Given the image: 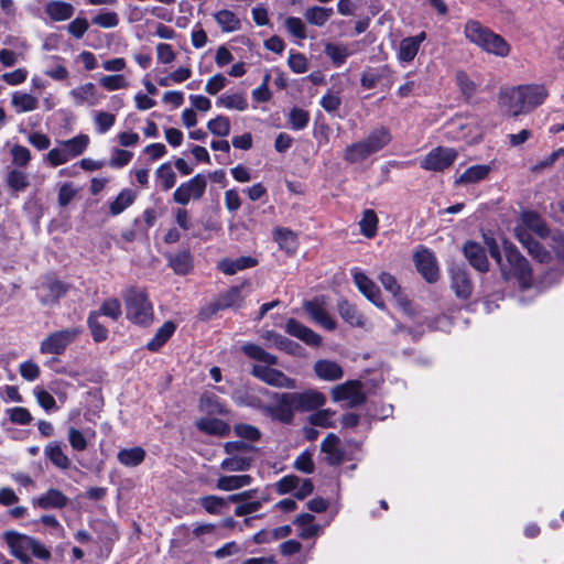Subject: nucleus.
Segmentation results:
<instances>
[{"mask_svg":"<svg viewBox=\"0 0 564 564\" xmlns=\"http://www.w3.org/2000/svg\"><path fill=\"white\" fill-rule=\"evenodd\" d=\"M44 12L53 22H63L69 20L75 12L72 3L61 0H50L44 6Z\"/></svg>","mask_w":564,"mask_h":564,"instance_id":"nucleus-22","label":"nucleus"},{"mask_svg":"<svg viewBox=\"0 0 564 564\" xmlns=\"http://www.w3.org/2000/svg\"><path fill=\"white\" fill-rule=\"evenodd\" d=\"M257 264L258 260L256 258H252L250 256H243L234 260L224 259L219 262L218 268L223 273L227 275H234L239 271L253 268Z\"/></svg>","mask_w":564,"mask_h":564,"instance_id":"nucleus-31","label":"nucleus"},{"mask_svg":"<svg viewBox=\"0 0 564 564\" xmlns=\"http://www.w3.org/2000/svg\"><path fill=\"white\" fill-rule=\"evenodd\" d=\"M68 502V498L58 489L51 488L45 494L33 499V506L47 509H62Z\"/></svg>","mask_w":564,"mask_h":564,"instance_id":"nucleus-23","label":"nucleus"},{"mask_svg":"<svg viewBox=\"0 0 564 564\" xmlns=\"http://www.w3.org/2000/svg\"><path fill=\"white\" fill-rule=\"evenodd\" d=\"M216 104L220 107L239 111H243L248 107V101L242 94H224L217 99Z\"/></svg>","mask_w":564,"mask_h":564,"instance_id":"nucleus-55","label":"nucleus"},{"mask_svg":"<svg viewBox=\"0 0 564 564\" xmlns=\"http://www.w3.org/2000/svg\"><path fill=\"white\" fill-rule=\"evenodd\" d=\"M464 34L470 43L489 54L505 57L510 52V46L505 39L479 21L468 20L464 28Z\"/></svg>","mask_w":564,"mask_h":564,"instance_id":"nucleus-3","label":"nucleus"},{"mask_svg":"<svg viewBox=\"0 0 564 564\" xmlns=\"http://www.w3.org/2000/svg\"><path fill=\"white\" fill-rule=\"evenodd\" d=\"M228 499L218 496H206L200 499V506L210 514H220Z\"/></svg>","mask_w":564,"mask_h":564,"instance_id":"nucleus-63","label":"nucleus"},{"mask_svg":"<svg viewBox=\"0 0 564 564\" xmlns=\"http://www.w3.org/2000/svg\"><path fill=\"white\" fill-rule=\"evenodd\" d=\"M251 481L252 478L249 475L221 476L217 479L216 487L219 490L231 491L247 487Z\"/></svg>","mask_w":564,"mask_h":564,"instance_id":"nucleus-40","label":"nucleus"},{"mask_svg":"<svg viewBox=\"0 0 564 564\" xmlns=\"http://www.w3.org/2000/svg\"><path fill=\"white\" fill-rule=\"evenodd\" d=\"M378 216L373 209H365L359 220V228L362 236L373 238L378 231Z\"/></svg>","mask_w":564,"mask_h":564,"instance_id":"nucleus-51","label":"nucleus"},{"mask_svg":"<svg viewBox=\"0 0 564 564\" xmlns=\"http://www.w3.org/2000/svg\"><path fill=\"white\" fill-rule=\"evenodd\" d=\"M332 399L334 402L346 401L347 406L356 408L366 401V394L360 381L349 380L332 389Z\"/></svg>","mask_w":564,"mask_h":564,"instance_id":"nucleus-8","label":"nucleus"},{"mask_svg":"<svg viewBox=\"0 0 564 564\" xmlns=\"http://www.w3.org/2000/svg\"><path fill=\"white\" fill-rule=\"evenodd\" d=\"M516 237L527 248L528 252L539 262H550L553 257L564 259V238L554 235L547 243L551 250H546L534 237L546 239L549 229L543 219L533 212L522 214L521 224L514 229Z\"/></svg>","mask_w":564,"mask_h":564,"instance_id":"nucleus-1","label":"nucleus"},{"mask_svg":"<svg viewBox=\"0 0 564 564\" xmlns=\"http://www.w3.org/2000/svg\"><path fill=\"white\" fill-rule=\"evenodd\" d=\"M490 165L479 164L468 167L456 181V185H467L478 183L489 175Z\"/></svg>","mask_w":564,"mask_h":564,"instance_id":"nucleus-34","label":"nucleus"},{"mask_svg":"<svg viewBox=\"0 0 564 564\" xmlns=\"http://www.w3.org/2000/svg\"><path fill=\"white\" fill-rule=\"evenodd\" d=\"M80 334V327L54 332L42 340L40 351L44 355H62Z\"/></svg>","mask_w":564,"mask_h":564,"instance_id":"nucleus-5","label":"nucleus"},{"mask_svg":"<svg viewBox=\"0 0 564 564\" xmlns=\"http://www.w3.org/2000/svg\"><path fill=\"white\" fill-rule=\"evenodd\" d=\"M457 158L456 150L438 147L426 154L421 162V167L426 171H444L449 167Z\"/></svg>","mask_w":564,"mask_h":564,"instance_id":"nucleus-10","label":"nucleus"},{"mask_svg":"<svg viewBox=\"0 0 564 564\" xmlns=\"http://www.w3.org/2000/svg\"><path fill=\"white\" fill-rule=\"evenodd\" d=\"M262 338L267 340L271 347H275L290 355H297L301 349L297 343L273 330L263 332Z\"/></svg>","mask_w":564,"mask_h":564,"instance_id":"nucleus-29","label":"nucleus"},{"mask_svg":"<svg viewBox=\"0 0 564 564\" xmlns=\"http://www.w3.org/2000/svg\"><path fill=\"white\" fill-rule=\"evenodd\" d=\"M452 273V289L459 299H468L473 292V284L467 272L460 268H454Z\"/></svg>","mask_w":564,"mask_h":564,"instance_id":"nucleus-28","label":"nucleus"},{"mask_svg":"<svg viewBox=\"0 0 564 564\" xmlns=\"http://www.w3.org/2000/svg\"><path fill=\"white\" fill-rule=\"evenodd\" d=\"M208 130L217 137H227L230 133V120L225 116H217L207 123Z\"/></svg>","mask_w":564,"mask_h":564,"instance_id":"nucleus-62","label":"nucleus"},{"mask_svg":"<svg viewBox=\"0 0 564 564\" xmlns=\"http://www.w3.org/2000/svg\"><path fill=\"white\" fill-rule=\"evenodd\" d=\"M89 141L90 139L87 134H78L68 140L58 141L57 144L62 145L68 159L72 160L86 151Z\"/></svg>","mask_w":564,"mask_h":564,"instance_id":"nucleus-33","label":"nucleus"},{"mask_svg":"<svg viewBox=\"0 0 564 564\" xmlns=\"http://www.w3.org/2000/svg\"><path fill=\"white\" fill-rule=\"evenodd\" d=\"M251 373L259 380L272 387L285 389H295L297 387L295 379L288 377L281 370L271 368L268 365H254Z\"/></svg>","mask_w":564,"mask_h":564,"instance_id":"nucleus-9","label":"nucleus"},{"mask_svg":"<svg viewBox=\"0 0 564 564\" xmlns=\"http://www.w3.org/2000/svg\"><path fill=\"white\" fill-rule=\"evenodd\" d=\"M24 540H29L26 535L14 534L9 536L8 544L11 549V553L18 557L23 564H30L31 557L29 555V549L24 547Z\"/></svg>","mask_w":564,"mask_h":564,"instance_id":"nucleus-52","label":"nucleus"},{"mask_svg":"<svg viewBox=\"0 0 564 564\" xmlns=\"http://www.w3.org/2000/svg\"><path fill=\"white\" fill-rule=\"evenodd\" d=\"M274 402L264 408L271 419L284 424L292 423L296 406L291 392L274 393Z\"/></svg>","mask_w":564,"mask_h":564,"instance_id":"nucleus-6","label":"nucleus"},{"mask_svg":"<svg viewBox=\"0 0 564 564\" xmlns=\"http://www.w3.org/2000/svg\"><path fill=\"white\" fill-rule=\"evenodd\" d=\"M127 318L133 324L148 326L153 321V306L143 289L131 286L123 293Z\"/></svg>","mask_w":564,"mask_h":564,"instance_id":"nucleus-4","label":"nucleus"},{"mask_svg":"<svg viewBox=\"0 0 564 564\" xmlns=\"http://www.w3.org/2000/svg\"><path fill=\"white\" fill-rule=\"evenodd\" d=\"M243 299L241 296V290L238 286L229 289L227 292L221 294L215 302V310H226L232 307H239Z\"/></svg>","mask_w":564,"mask_h":564,"instance_id":"nucleus-48","label":"nucleus"},{"mask_svg":"<svg viewBox=\"0 0 564 564\" xmlns=\"http://www.w3.org/2000/svg\"><path fill=\"white\" fill-rule=\"evenodd\" d=\"M199 431L216 436H227L230 433V426L219 419H200L196 422Z\"/></svg>","mask_w":564,"mask_h":564,"instance_id":"nucleus-37","label":"nucleus"},{"mask_svg":"<svg viewBox=\"0 0 564 564\" xmlns=\"http://www.w3.org/2000/svg\"><path fill=\"white\" fill-rule=\"evenodd\" d=\"M44 293L41 295L40 301L44 305L57 303L68 291V285L53 278L46 279L42 284Z\"/></svg>","mask_w":564,"mask_h":564,"instance_id":"nucleus-21","label":"nucleus"},{"mask_svg":"<svg viewBox=\"0 0 564 564\" xmlns=\"http://www.w3.org/2000/svg\"><path fill=\"white\" fill-rule=\"evenodd\" d=\"M314 371L319 379L325 381H336L344 376L340 365L328 359L317 360L314 365Z\"/></svg>","mask_w":564,"mask_h":564,"instance_id":"nucleus-27","label":"nucleus"},{"mask_svg":"<svg viewBox=\"0 0 564 564\" xmlns=\"http://www.w3.org/2000/svg\"><path fill=\"white\" fill-rule=\"evenodd\" d=\"M252 463L251 455H228L221 464L220 468L226 471H246Z\"/></svg>","mask_w":564,"mask_h":564,"instance_id":"nucleus-46","label":"nucleus"},{"mask_svg":"<svg viewBox=\"0 0 564 564\" xmlns=\"http://www.w3.org/2000/svg\"><path fill=\"white\" fill-rule=\"evenodd\" d=\"M11 105L17 112H29L39 108V99L31 94L15 91L12 94Z\"/></svg>","mask_w":564,"mask_h":564,"instance_id":"nucleus-42","label":"nucleus"},{"mask_svg":"<svg viewBox=\"0 0 564 564\" xmlns=\"http://www.w3.org/2000/svg\"><path fill=\"white\" fill-rule=\"evenodd\" d=\"M372 155L364 140L354 142L344 151V160L350 164L360 163Z\"/></svg>","mask_w":564,"mask_h":564,"instance_id":"nucleus-38","label":"nucleus"},{"mask_svg":"<svg viewBox=\"0 0 564 564\" xmlns=\"http://www.w3.org/2000/svg\"><path fill=\"white\" fill-rule=\"evenodd\" d=\"M241 349L251 359L263 362V366H274L278 364V358L274 355L267 352L262 347L256 344H246Z\"/></svg>","mask_w":564,"mask_h":564,"instance_id":"nucleus-49","label":"nucleus"},{"mask_svg":"<svg viewBox=\"0 0 564 564\" xmlns=\"http://www.w3.org/2000/svg\"><path fill=\"white\" fill-rule=\"evenodd\" d=\"M340 317L352 327H367V318L359 310L347 300H340L337 304Z\"/></svg>","mask_w":564,"mask_h":564,"instance_id":"nucleus-26","label":"nucleus"},{"mask_svg":"<svg viewBox=\"0 0 564 564\" xmlns=\"http://www.w3.org/2000/svg\"><path fill=\"white\" fill-rule=\"evenodd\" d=\"M291 393L297 412L314 411L321 409L326 403L325 394L315 389H307L302 392Z\"/></svg>","mask_w":564,"mask_h":564,"instance_id":"nucleus-13","label":"nucleus"},{"mask_svg":"<svg viewBox=\"0 0 564 564\" xmlns=\"http://www.w3.org/2000/svg\"><path fill=\"white\" fill-rule=\"evenodd\" d=\"M135 194L131 189H122L118 196L109 205V210L112 216L121 214L124 209L133 204Z\"/></svg>","mask_w":564,"mask_h":564,"instance_id":"nucleus-53","label":"nucleus"},{"mask_svg":"<svg viewBox=\"0 0 564 564\" xmlns=\"http://www.w3.org/2000/svg\"><path fill=\"white\" fill-rule=\"evenodd\" d=\"M45 457L57 468L66 470L70 467V459L64 453L62 444L57 441L50 442L44 447Z\"/></svg>","mask_w":564,"mask_h":564,"instance_id":"nucleus-30","label":"nucleus"},{"mask_svg":"<svg viewBox=\"0 0 564 564\" xmlns=\"http://www.w3.org/2000/svg\"><path fill=\"white\" fill-rule=\"evenodd\" d=\"M446 135L453 140L467 139L471 134V126L466 119L456 118L452 119L446 124Z\"/></svg>","mask_w":564,"mask_h":564,"instance_id":"nucleus-39","label":"nucleus"},{"mask_svg":"<svg viewBox=\"0 0 564 564\" xmlns=\"http://www.w3.org/2000/svg\"><path fill=\"white\" fill-rule=\"evenodd\" d=\"M169 263L176 274L185 275L193 268V257L189 251L183 250L169 257Z\"/></svg>","mask_w":564,"mask_h":564,"instance_id":"nucleus-47","label":"nucleus"},{"mask_svg":"<svg viewBox=\"0 0 564 564\" xmlns=\"http://www.w3.org/2000/svg\"><path fill=\"white\" fill-rule=\"evenodd\" d=\"M7 183L14 192H23L30 184L28 174L17 169L9 172Z\"/></svg>","mask_w":564,"mask_h":564,"instance_id":"nucleus-59","label":"nucleus"},{"mask_svg":"<svg viewBox=\"0 0 564 564\" xmlns=\"http://www.w3.org/2000/svg\"><path fill=\"white\" fill-rule=\"evenodd\" d=\"M207 180L204 174H196L187 182L182 183L173 193V199L180 205H187L191 199H200L206 191Z\"/></svg>","mask_w":564,"mask_h":564,"instance_id":"nucleus-7","label":"nucleus"},{"mask_svg":"<svg viewBox=\"0 0 564 564\" xmlns=\"http://www.w3.org/2000/svg\"><path fill=\"white\" fill-rule=\"evenodd\" d=\"M335 412L329 409L325 410H318L310 415L308 422L313 426H318L323 429L327 427H334L335 421H334Z\"/></svg>","mask_w":564,"mask_h":564,"instance_id":"nucleus-58","label":"nucleus"},{"mask_svg":"<svg viewBox=\"0 0 564 564\" xmlns=\"http://www.w3.org/2000/svg\"><path fill=\"white\" fill-rule=\"evenodd\" d=\"M69 96L77 106L87 104L88 106H96L99 102L97 88L93 83H86L69 91Z\"/></svg>","mask_w":564,"mask_h":564,"instance_id":"nucleus-25","label":"nucleus"},{"mask_svg":"<svg viewBox=\"0 0 564 564\" xmlns=\"http://www.w3.org/2000/svg\"><path fill=\"white\" fill-rule=\"evenodd\" d=\"M391 133L389 129L384 127H379L373 129L364 142L367 144L372 154L379 152L384 147H387L391 141Z\"/></svg>","mask_w":564,"mask_h":564,"instance_id":"nucleus-32","label":"nucleus"},{"mask_svg":"<svg viewBox=\"0 0 564 564\" xmlns=\"http://www.w3.org/2000/svg\"><path fill=\"white\" fill-rule=\"evenodd\" d=\"M333 13V8L313 6L305 10L304 18L312 25L324 26Z\"/></svg>","mask_w":564,"mask_h":564,"instance_id":"nucleus-45","label":"nucleus"},{"mask_svg":"<svg viewBox=\"0 0 564 564\" xmlns=\"http://www.w3.org/2000/svg\"><path fill=\"white\" fill-rule=\"evenodd\" d=\"M499 105L508 115L513 117L527 113L519 86L501 90Z\"/></svg>","mask_w":564,"mask_h":564,"instance_id":"nucleus-14","label":"nucleus"},{"mask_svg":"<svg viewBox=\"0 0 564 564\" xmlns=\"http://www.w3.org/2000/svg\"><path fill=\"white\" fill-rule=\"evenodd\" d=\"M425 32H420L416 35L404 37L399 43L397 57L401 64L411 63L417 55L422 43L426 40Z\"/></svg>","mask_w":564,"mask_h":564,"instance_id":"nucleus-15","label":"nucleus"},{"mask_svg":"<svg viewBox=\"0 0 564 564\" xmlns=\"http://www.w3.org/2000/svg\"><path fill=\"white\" fill-rule=\"evenodd\" d=\"M145 456V451L140 446H135L120 449L117 454V459L126 467H137L143 463Z\"/></svg>","mask_w":564,"mask_h":564,"instance_id":"nucleus-36","label":"nucleus"},{"mask_svg":"<svg viewBox=\"0 0 564 564\" xmlns=\"http://www.w3.org/2000/svg\"><path fill=\"white\" fill-rule=\"evenodd\" d=\"M285 332L311 347H318L322 337L310 327L303 325L295 318H289L285 323Z\"/></svg>","mask_w":564,"mask_h":564,"instance_id":"nucleus-16","label":"nucleus"},{"mask_svg":"<svg viewBox=\"0 0 564 564\" xmlns=\"http://www.w3.org/2000/svg\"><path fill=\"white\" fill-rule=\"evenodd\" d=\"M314 516L311 513H302L296 517L294 524L301 528L299 536L301 539H311L318 535L321 527L313 523Z\"/></svg>","mask_w":564,"mask_h":564,"instance_id":"nucleus-43","label":"nucleus"},{"mask_svg":"<svg viewBox=\"0 0 564 564\" xmlns=\"http://www.w3.org/2000/svg\"><path fill=\"white\" fill-rule=\"evenodd\" d=\"M176 326L173 322H165L155 333L154 337L147 344L150 351H158L174 334Z\"/></svg>","mask_w":564,"mask_h":564,"instance_id":"nucleus-41","label":"nucleus"},{"mask_svg":"<svg viewBox=\"0 0 564 564\" xmlns=\"http://www.w3.org/2000/svg\"><path fill=\"white\" fill-rule=\"evenodd\" d=\"M489 249L505 280L514 279L523 289L531 285V268L528 260L519 252L516 246L505 240L501 246H498L496 242L490 243Z\"/></svg>","mask_w":564,"mask_h":564,"instance_id":"nucleus-2","label":"nucleus"},{"mask_svg":"<svg viewBox=\"0 0 564 564\" xmlns=\"http://www.w3.org/2000/svg\"><path fill=\"white\" fill-rule=\"evenodd\" d=\"M99 83L108 91L124 89L129 86L127 78L121 74L102 76Z\"/></svg>","mask_w":564,"mask_h":564,"instance_id":"nucleus-64","label":"nucleus"},{"mask_svg":"<svg viewBox=\"0 0 564 564\" xmlns=\"http://www.w3.org/2000/svg\"><path fill=\"white\" fill-rule=\"evenodd\" d=\"M256 495L257 490H247L228 497L229 501L239 503L235 509V514L237 517L251 514L261 509L263 502L267 501V498H254Z\"/></svg>","mask_w":564,"mask_h":564,"instance_id":"nucleus-11","label":"nucleus"},{"mask_svg":"<svg viewBox=\"0 0 564 564\" xmlns=\"http://www.w3.org/2000/svg\"><path fill=\"white\" fill-rule=\"evenodd\" d=\"M321 451L326 455L327 464L337 466L344 462L345 452L340 448V440L334 434L329 433L321 443Z\"/></svg>","mask_w":564,"mask_h":564,"instance_id":"nucleus-19","label":"nucleus"},{"mask_svg":"<svg viewBox=\"0 0 564 564\" xmlns=\"http://www.w3.org/2000/svg\"><path fill=\"white\" fill-rule=\"evenodd\" d=\"M325 54L330 58L335 66L339 67L346 62L347 57L352 54V51L343 44L328 43L325 46Z\"/></svg>","mask_w":564,"mask_h":564,"instance_id":"nucleus-54","label":"nucleus"},{"mask_svg":"<svg viewBox=\"0 0 564 564\" xmlns=\"http://www.w3.org/2000/svg\"><path fill=\"white\" fill-rule=\"evenodd\" d=\"M214 18L225 33H232L241 29L240 19L231 10H220L214 14Z\"/></svg>","mask_w":564,"mask_h":564,"instance_id":"nucleus-35","label":"nucleus"},{"mask_svg":"<svg viewBox=\"0 0 564 564\" xmlns=\"http://www.w3.org/2000/svg\"><path fill=\"white\" fill-rule=\"evenodd\" d=\"M465 257L469 263L478 271H488L489 263L485 249L477 242L467 241L464 246Z\"/></svg>","mask_w":564,"mask_h":564,"instance_id":"nucleus-24","label":"nucleus"},{"mask_svg":"<svg viewBox=\"0 0 564 564\" xmlns=\"http://www.w3.org/2000/svg\"><path fill=\"white\" fill-rule=\"evenodd\" d=\"M527 113L542 105L547 97V90L543 85L519 86Z\"/></svg>","mask_w":564,"mask_h":564,"instance_id":"nucleus-20","label":"nucleus"},{"mask_svg":"<svg viewBox=\"0 0 564 564\" xmlns=\"http://www.w3.org/2000/svg\"><path fill=\"white\" fill-rule=\"evenodd\" d=\"M199 408L209 414H227L228 410L220 399L214 394L206 392L199 399Z\"/></svg>","mask_w":564,"mask_h":564,"instance_id":"nucleus-50","label":"nucleus"},{"mask_svg":"<svg viewBox=\"0 0 564 564\" xmlns=\"http://www.w3.org/2000/svg\"><path fill=\"white\" fill-rule=\"evenodd\" d=\"M155 175L164 191H169L175 185L176 174L169 162L161 164Z\"/></svg>","mask_w":564,"mask_h":564,"instance_id":"nucleus-57","label":"nucleus"},{"mask_svg":"<svg viewBox=\"0 0 564 564\" xmlns=\"http://www.w3.org/2000/svg\"><path fill=\"white\" fill-rule=\"evenodd\" d=\"M273 238L279 247L288 253H294L297 248L296 235L288 228H275Z\"/></svg>","mask_w":564,"mask_h":564,"instance_id":"nucleus-44","label":"nucleus"},{"mask_svg":"<svg viewBox=\"0 0 564 564\" xmlns=\"http://www.w3.org/2000/svg\"><path fill=\"white\" fill-rule=\"evenodd\" d=\"M414 263L416 270L429 283L438 280V267L434 254L426 248H422L414 253Z\"/></svg>","mask_w":564,"mask_h":564,"instance_id":"nucleus-12","label":"nucleus"},{"mask_svg":"<svg viewBox=\"0 0 564 564\" xmlns=\"http://www.w3.org/2000/svg\"><path fill=\"white\" fill-rule=\"evenodd\" d=\"M116 122V116L106 111H97L94 115V123L99 134L108 132Z\"/></svg>","mask_w":564,"mask_h":564,"instance_id":"nucleus-60","label":"nucleus"},{"mask_svg":"<svg viewBox=\"0 0 564 564\" xmlns=\"http://www.w3.org/2000/svg\"><path fill=\"white\" fill-rule=\"evenodd\" d=\"M354 282L358 290L377 307L384 308L379 288L365 273L355 269L352 271Z\"/></svg>","mask_w":564,"mask_h":564,"instance_id":"nucleus-17","label":"nucleus"},{"mask_svg":"<svg viewBox=\"0 0 564 564\" xmlns=\"http://www.w3.org/2000/svg\"><path fill=\"white\" fill-rule=\"evenodd\" d=\"M87 325L96 343H101L107 339L108 329L99 322V313L90 312L87 318Z\"/></svg>","mask_w":564,"mask_h":564,"instance_id":"nucleus-56","label":"nucleus"},{"mask_svg":"<svg viewBox=\"0 0 564 564\" xmlns=\"http://www.w3.org/2000/svg\"><path fill=\"white\" fill-rule=\"evenodd\" d=\"M96 313H99V317L101 315L110 317L113 321H117L121 314V304L118 299L111 297L102 302L98 311H95Z\"/></svg>","mask_w":564,"mask_h":564,"instance_id":"nucleus-61","label":"nucleus"},{"mask_svg":"<svg viewBox=\"0 0 564 564\" xmlns=\"http://www.w3.org/2000/svg\"><path fill=\"white\" fill-rule=\"evenodd\" d=\"M303 307L316 324L327 330H334L336 328V322L328 314L321 300L314 299L312 301H305Z\"/></svg>","mask_w":564,"mask_h":564,"instance_id":"nucleus-18","label":"nucleus"}]
</instances>
